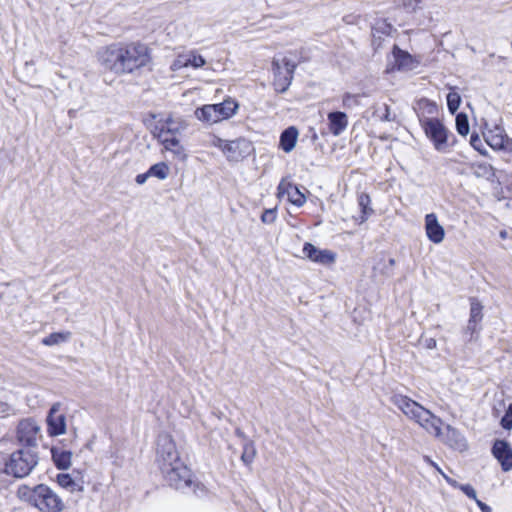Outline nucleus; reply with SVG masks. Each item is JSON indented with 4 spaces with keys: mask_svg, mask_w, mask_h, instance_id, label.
I'll list each match as a JSON object with an SVG mask.
<instances>
[{
    "mask_svg": "<svg viewBox=\"0 0 512 512\" xmlns=\"http://www.w3.org/2000/svg\"><path fill=\"white\" fill-rule=\"evenodd\" d=\"M329 130L334 136L341 135L348 126V117L344 112L336 111L328 114Z\"/></svg>",
    "mask_w": 512,
    "mask_h": 512,
    "instance_id": "aec40b11",
    "label": "nucleus"
},
{
    "mask_svg": "<svg viewBox=\"0 0 512 512\" xmlns=\"http://www.w3.org/2000/svg\"><path fill=\"white\" fill-rule=\"evenodd\" d=\"M56 481L59 484V486H61L62 488L66 489L70 492L82 491V486L80 484H78L71 477L70 474H67V473L58 474Z\"/></svg>",
    "mask_w": 512,
    "mask_h": 512,
    "instance_id": "bb28decb",
    "label": "nucleus"
},
{
    "mask_svg": "<svg viewBox=\"0 0 512 512\" xmlns=\"http://www.w3.org/2000/svg\"><path fill=\"white\" fill-rule=\"evenodd\" d=\"M149 177H150V174H149V171H147L146 173L138 174L136 176L135 181H136L137 184L142 185V184H144L147 181V179Z\"/></svg>",
    "mask_w": 512,
    "mask_h": 512,
    "instance_id": "c03bdc74",
    "label": "nucleus"
},
{
    "mask_svg": "<svg viewBox=\"0 0 512 512\" xmlns=\"http://www.w3.org/2000/svg\"><path fill=\"white\" fill-rule=\"evenodd\" d=\"M358 204L361 208L362 215L360 217V223H364L368 217L373 213V209L370 207L371 199L366 193H361L358 196Z\"/></svg>",
    "mask_w": 512,
    "mask_h": 512,
    "instance_id": "cd10ccee",
    "label": "nucleus"
},
{
    "mask_svg": "<svg viewBox=\"0 0 512 512\" xmlns=\"http://www.w3.org/2000/svg\"><path fill=\"white\" fill-rule=\"evenodd\" d=\"M212 105L215 107L216 117L219 122L231 118L239 108L238 103L231 98L225 99L222 103Z\"/></svg>",
    "mask_w": 512,
    "mask_h": 512,
    "instance_id": "412c9836",
    "label": "nucleus"
},
{
    "mask_svg": "<svg viewBox=\"0 0 512 512\" xmlns=\"http://www.w3.org/2000/svg\"><path fill=\"white\" fill-rule=\"evenodd\" d=\"M425 233L429 241L434 244H440L445 238V230L439 223L438 217L435 213H429L425 216Z\"/></svg>",
    "mask_w": 512,
    "mask_h": 512,
    "instance_id": "2eb2a0df",
    "label": "nucleus"
},
{
    "mask_svg": "<svg viewBox=\"0 0 512 512\" xmlns=\"http://www.w3.org/2000/svg\"><path fill=\"white\" fill-rule=\"evenodd\" d=\"M101 65L118 75L133 73L151 61L150 49L142 43L112 44L99 53Z\"/></svg>",
    "mask_w": 512,
    "mask_h": 512,
    "instance_id": "f03ea898",
    "label": "nucleus"
},
{
    "mask_svg": "<svg viewBox=\"0 0 512 512\" xmlns=\"http://www.w3.org/2000/svg\"><path fill=\"white\" fill-rule=\"evenodd\" d=\"M183 68H187L185 51L179 53L170 65V69L173 72L179 71Z\"/></svg>",
    "mask_w": 512,
    "mask_h": 512,
    "instance_id": "f704fd0d",
    "label": "nucleus"
},
{
    "mask_svg": "<svg viewBox=\"0 0 512 512\" xmlns=\"http://www.w3.org/2000/svg\"><path fill=\"white\" fill-rule=\"evenodd\" d=\"M277 197L279 199L286 197L291 204L297 207H302L306 203L305 195L296 185L292 184L286 179H282L280 181L277 187Z\"/></svg>",
    "mask_w": 512,
    "mask_h": 512,
    "instance_id": "9b49d317",
    "label": "nucleus"
},
{
    "mask_svg": "<svg viewBox=\"0 0 512 512\" xmlns=\"http://www.w3.org/2000/svg\"><path fill=\"white\" fill-rule=\"evenodd\" d=\"M16 496L40 512H62L65 509L62 498L45 484L34 487L22 484L17 488Z\"/></svg>",
    "mask_w": 512,
    "mask_h": 512,
    "instance_id": "20e7f679",
    "label": "nucleus"
},
{
    "mask_svg": "<svg viewBox=\"0 0 512 512\" xmlns=\"http://www.w3.org/2000/svg\"><path fill=\"white\" fill-rule=\"evenodd\" d=\"M487 144L494 150H503L512 153V140L506 135L505 131L496 126L485 133Z\"/></svg>",
    "mask_w": 512,
    "mask_h": 512,
    "instance_id": "f8f14e48",
    "label": "nucleus"
},
{
    "mask_svg": "<svg viewBox=\"0 0 512 512\" xmlns=\"http://www.w3.org/2000/svg\"><path fill=\"white\" fill-rule=\"evenodd\" d=\"M424 346L427 348V349H435L436 346H437V342L434 338H426L424 340Z\"/></svg>",
    "mask_w": 512,
    "mask_h": 512,
    "instance_id": "a18cd8bd",
    "label": "nucleus"
},
{
    "mask_svg": "<svg viewBox=\"0 0 512 512\" xmlns=\"http://www.w3.org/2000/svg\"><path fill=\"white\" fill-rule=\"evenodd\" d=\"M392 58L389 62L388 69L390 71H410L417 67L418 62L406 51L394 46L392 51Z\"/></svg>",
    "mask_w": 512,
    "mask_h": 512,
    "instance_id": "ddd939ff",
    "label": "nucleus"
},
{
    "mask_svg": "<svg viewBox=\"0 0 512 512\" xmlns=\"http://www.w3.org/2000/svg\"><path fill=\"white\" fill-rule=\"evenodd\" d=\"M460 103H461V97L457 92L452 91V92L448 93L447 106H448L449 111L452 114H454L458 110Z\"/></svg>",
    "mask_w": 512,
    "mask_h": 512,
    "instance_id": "72a5a7b5",
    "label": "nucleus"
},
{
    "mask_svg": "<svg viewBox=\"0 0 512 512\" xmlns=\"http://www.w3.org/2000/svg\"><path fill=\"white\" fill-rule=\"evenodd\" d=\"M277 218V209L276 208H271V209H266L262 216H261V221L264 223V224H272L275 222Z\"/></svg>",
    "mask_w": 512,
    "mask_h": 512,
    "instance_id": "c9c22d12",
    "label": "nucleus"
},
{
    "mask_svg": "<svg viewBox=\"0 0 512 512\" xmlns=\"http://www.w3.org/2000/svg\"><path fill=\"white\" fill-rule=\"evenodd\" d=\"M507 236H508V234H507V232H506V231H504V230H503V231H501V232H500V237H501L502 239H506V238H507Z\"/></svg>",
    "mask_w": 512,
    "mask_h": 512,
    "instance_id": "de8ad7c7",
    "label": "nucleus"
},
{
    "mask_svg": "<svg viewBox=\"0 0 512 512\" xmlns=\"http://www.w3.org/2000/svg\"><path fill=\"white\" fill-rule=\"evenodd\" d=\"M156 460L170 486L177 490H185L191 486V471L181 460L176 444L169 435L158 437Z\"/></svg>",
    "mask_w": 512,
    "mask_h": 512,
    "instance_id": "7ed1b4c3",
    "label": "nucleus"
},
{
    "mask_svg": "<svg viewBox=\"0 0 512 512\" xmlns=\"http://www.w3.org/2000/svg\"><path fill=\"white\" fill-rule=\"evenodd\" d=\"M456 129L457 132L462 136H466L469 133V123L466 114L459 113L456 116Z\"/></svg>",
    "mask_w": 512,
    "mask_h": 512,
    "instance_id": "473e14b6",
    "label": "nucleus"
},
{
    "mask_svg": "<svg viewBox=\"0 0 512 512\" xmlns=\"http://www.w3.org/2000/svg\"><path fill=\"white\" fill-rule=\"evenodd\" d=\"M16 414V409L3 401H0V418H6Z\"/></svg>",
    "mask_w": 512,
    "mask_h": 512,
    "instance_id": "4c0bfd02",
    "label": "nucleus"
},
{
    "mask_svg": "<svg viewBox=\"0 0 512 512\" xmlns=\"http://www.w3.org/2000/svg\"><path fill=\"white\" fill-rule=\"evenodd\" d=\"M475 502L482 512H491V508L481 500L477 499Z\"/></svg>",
    "mask_w": 512,
    "mask_h": 512,
    "instance_id": "49530a36",
    "label": "nucleus"
},
{
    "mask_svg": "<svg viewBox=\"0 0 512 512\" xmlns=\"http://www.w3.org/2000/svg\"><path fill=\"white\" fill-rule=\"evenodd\" d=\"M303 254L309 260L322 265H328L335 261V254L333 252L327 249L321 250L311 243H305Z\"/></svg>",
    "mask_w": 512,
    "mask_h": 512,
    "instance_id": "f3484780",
    "label": "nucleus"
},
{
    "mask_svg": "<svg viewBox=\"0 0 512 512\" xmlns=\"http://www.w3.org/2000/svg\"><path fill=\"white\" fill-rule=\"evenodd\" d=\"M361 104V95L353 94L350 92H346L342 96V106L345 109H353L355 107L360 106Z\"/></svg>",
    "mask_w": 512,
    "mask_h": 512,
    "instance_id": "2f4dec72",
    "label": "nucleus"
},
{
    "mask_svg": "<svg viewBox=\"0 0 512 512\" xmlns=\"http://www.w3.org/2000/svg\"><path fill=\"white\" fill-rule=\"evenodd\" d=\"M159 142L163 145V148L171 152L174 157L179 160L185 161L187 154L184 146L181 144L178 136H169L168 134H157Z\"/></svg>",
    "mask_w": 512,
    "mask_h": 512,
    "instance_id": "a211bd4d",
    "label": "nucleus"
},
{
    "mask_svg": "<svg viewBox=\"0 0 512 512\" xmlns=\"http://www.w3.org/2000/svg\"><path fill=\"white\" fill-rule=\"evenodd\" d=\"M298 139V130L291 126L284 130L280 136V147L286 153L291 152L296 145Z\"/></svg>",
    "mask_w": 512,
    "mask_h": 512,
    "instance_id": "4be33fe9",
    "label": "nucleus"
},
{
    "mask_svg": "<svg viewBox=\"0 0 512 512\" xmlns=\"http://www.w3.org/2000/svg\"><path fill=\"white\" fill-rule=\"evenodd\" d=\"M215 112V107L212 104H208L197 108L194 115L202 123L212 125L219 122Z\"/></svg>",
    "mask_w": 512,
    "mask_h": 512,
    "instance_id": "b1692460",
    "label": "nucleus"
},
{
    "mask_svg": "<svg viewBox=\"0 0 512 512\" xmlns=\"http://www.w3.org/2000/svg\"><path fill=\"white\" fill-rule=\"evenodd\" d=\"M423 460L424 462H426L428 465H430L431 467H433L440 475H442V477L444 478V475H446L442 469L438 466L437 463H435L429 456L425 455L423 457Z\"/></svg>",
    "mask_w": 512,
    "mask_h": 512,
    "instance_id": "37998d69",
    "label": "nucleus"
},
{
    "mask_svg": "<svg viewBox=\"0 0 512 512\" xmlns=\"http://www.w3.org/2000/svg\"><path fill=\"white\" fill-rule=\"evenodd\" d=\"M419 121L425 136L433 144L434 149L438 152H446L450 147L451 133L444 123L433 117H422Z\"/></svg>",
    "mask_w": 512,
    "mask_h": 512,
    "instance_id": "423d86ee",
    "label": "nucleus"
},
{
    "mask_svg": "<svg viewBox=\"0 0 512 512\" xmlns=\"http://www.w3.org/2000/svg\"><path fill=\"white\" fill-rule=\"evenodd\" d=\"M372 109L373 117L376 120L384 122H392L396 120V115L391 113L390 107L387 104L374 105Z\"/></svg>",
    "mask_w": 512,
    "mask_h": 512,
    "instance_id": "393cba45",
    "label": "nucleus"
},
{
    "mask_svg": "<svg viewBox=\"0 0 512 512\" xmlns=\"http://www.w3.org/2000/svg\"><path fill=\"white\" fill-rule=\"evenodd\" d=\"M483 306L476 298L470 299V316L467 324V331L473 335L478 330V325L483 318Z\"/></svg>",
    "mask_w": 512,
    "mask_h": 512,
    "instance_id": "6ab92c4d",
    "label": "nucleus"
},
{
    "mask_svg": "<svg viewBox=\"0 0 512 512\" xmlns=\"http://www.w3.org/2000/svg\"><path fill=\"white\" fill-rule=\"evenodd\" d=\"M187 68L199 69L206 64V60L196 50L185 51Z\"/></svg>",
    "mask_w": 512,
    "mask_h": 512,
    "instance_id": "c85d7f7f",
    "label": "nucleus"
},
{
    "mask_svg": "<svg viewBox=\"0 0 512 512\" xmlns=\"http://www.w3.org/2000/svg\"><path fill=\"white\" fill-rule=\"evenodd\" d=\"M213 145L219 148L230 162H239L246 158L253 150L252 143L245 138L235 140H223L217 138Z\"/></svg>",
    "mask_w": 512,
    "mask_h": 512,
    "instance_id": "0eeeda50",
    "label": "nucleus"
},
{
    "mask_svg": "<svg viewBox=\"0 0 512 512\" xmlns=\"http://www.w3.org/2000/svg\"><path fill=\"white\" fill-rule=\"evenodd\" d=\"M444 479L450 486L460 489L470 499L474 501L478 499L475 489L470 484H459L456 480L450 478L448 475H444Z\"/></svg>",
    "mask_w": 512,
    "mask_h": 512,
    "instance_id": "c756f323",
    "label": "nucleus"
},
{
    "mask_svg": "<svg viewBox=\"0 0 512 512\" xmlns=\"http://www.w3.org/2000/svg\"><path fill=\"white\" fill-rule=\"evenodd\" d=\"M187 126V122L182 117L168 116L166 119L159 121L156 126V131L157 134L177 136L184 131Z\"/></svg>",
    "mask_w": 512,
    "mask_h": 512,
    "instance_id": "dca6fc26",
    "label": "nucleus"
},
{
    "mask_svg": "<svg viewBox=\"0 0 512 512\" xmlns=\"http://www.w3.org/2000/svg\"><path fill=\"white\" fill-rule=\"evenodd\" d=\"M419 108H426L429 114H433L437 110V106L435 103L429 101L428 99H421L418 101Z\"/></svg>",
    "mask_w": 512,
    "mask_h": 512,
    "instance_id": "ea45409f",
    "label": "nucleus"
},
{
    "mask_svg": "<svg viewBox=\"0 0 512 512\" xmlns=\"http://www.w3.org/2000/svg\"><path fill=\"white\" fill-rule=\"evenodd\" d=\"M470 144L471 146L479 151L481 154H485V150H483V144L481 142V139L478 135H472L470 138Z\"/></svg>",
    "mask_w": 512,
    "mask_h": 512,
    "instance_id": "a19ab883",
    "label": "nucleus"
},
{
    "mask_svg": "<svg viewBox=\"0 0 512 512\" xmlns=\"http://www.w3.org/2000/svg\"><path fill=\"white\" fill-rule=\"evenodd\" d=\"M16 437L22 445L36 447L41 438V427L31 418L23 419L17 426Z\"/></svg>",
    "mask_w": 512,
    "mask_h": 512,
    "instance_id": "1a4fd4ad",
    "label": "nucleus"
},
{
    "mask_svg": "<svg viewBox=\"0 0 512 512\" xmlns=\"http://www.w3.org/2000/svg\"><path fill=\"white\" fill-rule=\"evenodd\" d=\"M60 410L61 404L59 402L54 403L47 415V433L51 437L66 433V416Z\"/></svg>",
    "mask_w": 512,
    "mask_h": 512,
    "instance_id": "9d476101",
    "label": "nucleus"
},
{
    "mask_svg": "<svg viewBox=\"0 0 512 512\" xmlns=\"http://www.w3.org/2000/svg\"><path fill=\"white\" fill-rule=\"evenodd\" d=\"M492 454L500 463L504 472L512 469V448L505 440H496L492 447Z\"/></svg>",
    "mask_w": 512,
    "mask_h": 512,
    "instance_id": "4468645a",
    "label": "nucleus"
},
{
    "mask_svg": "<svg viewBox=\"0 0 512 512\" xmlns=\"http://www.w3.org/2000/svg\"><path fill=\"white\" fill-rule=\"evenodd\" d=\"M274 86L279 92H285L290 86L296 64L287 56L275 58L272 62Z\"/></svg>",
    "mask_w": 512,
    "mask_h": 512,
    "instance_id": "6e6552de",
    "label": "nucleus"
},
{
    "mask_svg": "<svg viewBox=\"0 0 512 512\" xmlns=\"http://www.w3.org/2000/svg\"><path fill=\"white\" fill-rule=\"evenodd\" d=\"M71 338L70 331L54 332L42 339V344L45 346H54L67 342Z\"/></svg>",
    "mask_w": 512,
    "mask_h": 512,
    "instance_id": "a878e982",
    "label": "nucleus"
},
{
    "mask_svg": "<svg viewBox=\"0 0 512 512\" xmlns=\"http://www.w3.org/2000/svg\"><path fill=\"white\" fill-rule=\"evenodd\" d=\"M38 464V455L31 449L14 451L5 463V473L16 478L28 476Z\"/></svg>",
    "mask_w": 512,
    "mask_h": 512,
    "instance_id": "39448f33",
    "label": "nucleus"
},
{
    "mask_svg": "<svg viewBox=\"0 0 512 512\" xmlns=\"http://www.w3.org/2000/svg\"><path fill=\"white\" fill-rule=\"evenodd\" d=\"M501 426L506 430L512 429V403L509 404L505 415L501 419Z\"/></svg>",
    "mask_w": 512,
    "mask_h": 512,
    "instance_id": "e433bc0d",
    "label": "nucleus"
},
{
    "mask_svg": "<svg viewBox=\"0 0 512 512\" xmlns=\"http://www.w3.org/2000/svg\"><path fill=\"white\" fill-rule=\"evenodd\" d=\"M52 459L57 468L67 470L72 463V453L61 448H52Z\"/></svg>",
    "mask_w": 512,
    "mask_h": 512,
    "instance_id": "5701e85b",
    "label": "nucleus"
},
{
    "mask_svg": "<svg viewBox=\"0 0 512 512\" xmlns=\"http://www.w3.org/2000/svg\"><path fill=\"white\" fill-rule=\"evenodd\" d=\"M255 449L252 445H246L244 447V451L242 453V460L245 462V463H251L255 457Z\"/></svg>",
    "mask_w": 512,
    "mask_h": 512,
    "instance_id": "58836bf2",
    "label": "nucleus"
},
{
    "mask_svg": "<svg viewBox=\"0 0 512 512\" xmlns=\"http://www.w3.org/2000/svg\"><path fill=\"white\" fill-rule=\"evenodd\" d=\"M148 171H149L150 177L153 176L160 180H164L168 177L169 167L166 163L160 162V163H156V164L152 165Z\"/></svg>",
    "mask_w": 512,
    "mask_h": 512,
    "instance_id": "7c9ffc66",
    "label": "nucleus"
},
{
    "mask_svg": "<svg viewBox=\"0 0 512 512\" xmlns=\"http://www.w3.org/2000/svg\"><path fill=\"white\" fill-rule=\"evenodd\" d=\"M391 401L409 420L417 423L442 443L458 451L466 450L467 443L462 434L450 425L444 426L439 417L418 402L402 394L394 395Z\"/></svg>",
    "mask_w": 512,
    "mask_h": 512,
    "instance_id": "f257e3e1",
    "label": "nucleus"
},
{
    "mask_svg": "<svg viewBox=\"0 0 512 512\" xmlns=\"http://www.w3.org/2000/svg\"><path fill=\"white\" fill-rule=\"evenodd\" d=\"M421 4L422 0H406L405 2V6L414 13H417L422 8Z\"/></svg>",
    "mask_w": 512,
    "mask_h": 512,
    "instance_id": "79ce46f5",
    "label": "nucleus"
}]
</instances>
